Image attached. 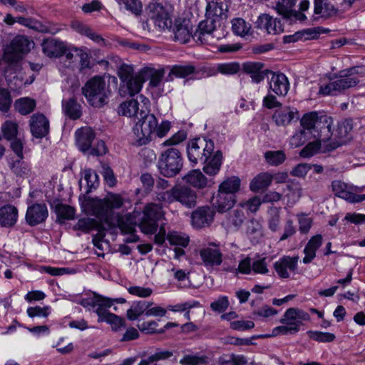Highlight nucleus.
<instances>
[{"label":"nucleus","instance_id":"nucleus-1","mask_svg":"<svg viewBox=\"0 0 365 365\" xmlns=\"http://www.w3.org/2000/svg\"><path fill=\"white\" fill-rule=\"evenodd\" d=\"M81 92L88 103L96 108L107 105L112 94L110 84L100 76H95L88 80L81 88Z\"/></svg>","mask_w":365,"mask_h":365},{"label":"nucleus","instance_id":"nucleus-2","mask_svg":"<svg viewBox=\"0 0 365 365\" xmlns=\"http://www.w3.org/2000/svg\"><path fill=\"white\" fill-rule=\"evenodd\" d=\"M76 143L80 151L92 156H101L106 153L103 140L97 139L95 131L90 127H82L75 133Z\"/></svg>","mask_w":365,"mask_h":365},{"label":"nucleus","instance_id":"nucleus-3","mask_svg":"<svg viewBox=\"0 0 365 365\" xmlns=\"http://www.w3.org/2000/svg\"><path fill=\"white\" fill-rule=\"evenodd\" d=\"M140 115L130 135V143L135 146L145 145L150 142L158 125V119L154 114L141 111Z\"/></svg>","mask_w":365,"mask_h":365},{"label":"nucleus","instance_id":"nucleus-4","mask_svg":"<svg viewBox=\"0 0 365 365\" xmlns=\"http://www.w3.org/2000/svg\"><path fill=\"white\" fill-rule=\"evenodd\" d=\"M183 167V158L180 151L175 148H170L162 152L158 162V168L161 175L173 178L180 173Z\"/></svg>","mask_w":365,"mask_h":365},{"label":"nucleus","instance_id":"nucleus-5","mask_svg":"<svg viewBox=\"0 0 365 365\" xmlns=\"http://www.w3.org/2000/svg\"><path fill=\"white\" fill-rule=\"evenodd\" d=\"M87 201L92 208L93 214L108 225L111 224L113 209H118L123 205V200L118 195H113L105 201L97 199H88Z\"/></svg>","mask_w":365,"mask_h":365},{"label":"nucleus","instance_id":"nucleus-6","mask_svg":"<svg viewBox=\"0 0 365 365\" xmlns=\"http://www.w3.org/2000/svg\"><path fill=\"white\" fill-rule=\"evenodd\" d=\"M359 83L357 77L351 76L350 73H346L344 69L339 71L335 80L320 86L319 93L323 96H338L344 93L346 90L355 87Z\"/></svg>","mask_w":365,"mask_h":365},{"label":"nucleus","instance_id":"nucleus-7","mask_svg":"<svg viewBox=\"0 0 365 365\" xmlns=\"http://www.w3.org/2000/svg\"><path fill=\"white\" fill-rule=\"evenodd\" d=\"M214 142L206 138H197L190 140L187 146L188 160L196 165L205 163L214 151Z\"/></svg>","mask_w":365,"mask_h":365},{"label":"nucleus","instance_id":"nucleus-8","mask_svg":"<svg viewBox=\"0 0 365 365\" xmlns=\"http://www.w3.org/2000/svg\"><path fill=\"white\" fill-rule=\"evenodd\" d=\"M34 44V41L25 36H16L5 50L4 60L11 63H17L30 51Z\"/></svg>","mask_w":365,"mask_h":365},{"label":"nucleus","instance_id":"nucleus-9","mask_svg":"<svg viewBox=\"0 0 365 365\" xmlns=\"http://www.w3.org/2000/svg\"><path fill=\"white\" fill-rule=\"evenodd\" d=\"M162 206L156 203L148 204L143 210V216L139 224L141 230L146 234L156 232L158 222L163 217Z\"/></svg>","mask_w":365,"mask_h":365},{"label":"nucleus","instance_id":"nucleus-10","mask_svg":"<svg viewBox=\"0 0 365 365\" xmlns=\"http://www.w3.org/2000/svg\"><path fill=\"white\" fill-rule=\"evenodd\" d=\"M331 188L336 196L350 203H359L365 200V194H359L363 192L364 186L347 185L341 180H334Z\"/></svg>","mask_w":365,"mask_h":365},{"label":"nucleus","instance_id":"nucleus-11","mask_svg":"<svg viewBox=\"0 0 365 365\" xmlns=\"http://www.w3.org/2000/svg\"><path fill=\"white\" fill-rule=\"evenodd\" d=\"M145 13L160 30L171 28L172 21L168 9L158 2H150L145 7Z\"/></svg>","mask_w":365,"mask_h":365},{"label":"nucleus","instance_id":"nucleus-12","mask_svg":"<svg viewBox=\"0 0 365 365\" xmlns=\"http://www.w3.org/2000/svg\"><path fill=\"white\" fill-rule=\"evenodd\" d=\"M215 29V19L205 17V19L199 23L192 38L201 44H209L214 38L213 32Z\"/></svg>","mask_w":365,"mask_h":365},{"label":"nucleus","instance_id":"nucleus-13","mask_svg":"<svg viewBox=\"0 0 365 365\" xmlns=\"http://www.w3.org/2000/svg\"><path fill=\"white\" fill-rule=\"evenodd\" d=\"M246 219L245 209L242 207H237L225 214L221 225L227 232H237Z\"/></svg>","mask_w":365,"mask_h":365},{"label":"nucleus","instance_id":"nucleus-14","mask_svg":"<svg viewBox=\"0 0 365 365\" xmlns=\"http://www.w3.org/2000/svg\"><path fill=\"white\" fill-rule=\"evenodd\" d=\"M331 125V118L325 115H319L312 135L313 138L324 143V151L325 150L326 145L329 143L327 141L332 135Z\"/></svg>","mask_w":365,"mask_h":365},{"label":"nucleus","instance_id":"nucleus-15","mask_svg":"<svg viewBox=\"0 0 365 365\" xmlns=\"http://www.w3.org/2000/svg\"><path fill=\"white\" fill-rule=\"evenodd\" d=\"M353 130V119L346 118L338 125V141H333L326 145L324 152L335 150L341 145L346 144L351 138V132Z\"/></svg>","mask_w":365,"mask_h":365},{"label":"nucleus","instance_id":"nucleus-16","mask_svg":"<svg viewBox=\"0 0 365 365\" xmlns=\"http://www.w3.org/2000/svg\"><path fill=\"white\" fill-rule=\"evenodd\" d=\"M48 211L45 203H34L29 206L26 212L25 220L30 226H36L46 221Z\"/></svg>","mask_w":365,"mask_h":365},{"label":"nucleus","instance_id":"nucleus-17","mask_svg":"<svg viewBox=\"0 0 365 365\" xmlns=\"http://www.w3.org/2000/svg\"><path fill=\"white\" fill-rule=\"evenodd\" d=\"M29 127L31 135L36 138L41 139L49 133V120L43 114L36 113L31 116Z\"/></svg>","mask_w":365,"mask_h":365},{"label":"nucleus","instance_id":"nucleus-18","mask_svg":"<svg viewBox=\"0 0 365 365\" xmlns=\"http://www.w3.org/2000/svg\"><path fill=\"white\" fill-rule=\"evenodd\" d=\"M172 29L175 41L181 43H187L194 34L190 21L186 19H176Z\"/></svg>","mask_w":365,"mask_h":365},{"label":"nucleus","instance_id":"nucleus-19","mask_svg":"<svg viewBox=\"0 0 365 365\" xmlns=\"http://www.w3.org/2000/svg\"><path fill=\"white\" fill-rule=\"evenodd\" d=\"M215 214L214 210L209 206L198 207L192 213V224L197 228L209 226L214 220Z\"/></svg>","mask_w":365,"mask_h":365},{"label":"nucleus","instance_id":"nucleus-20","mask_svg":"<svg viewBox=\"0 0 365 365\" xmlns=\"http://www.w3.org/2000/svg\"><path fill=\"white\" fill-rule=\"evenodd\" d=\"M174 197L175 202H179L188 208L194 207L196 205V192L188 186H175Z\"/></svg>","mask_w":365,"mask_h":365},{"label":"nucleus","instance_id":"nucleus-21","mask_svg":"<svg viewBox=\"0 0 365 365\" xmlns=\"http://www.w3.org/2000/svg\"><path fill=\"white\" fill-rule=\"evenodd\" d=\"M299 257L283 256L274 263V268L280 278L289 277L288 270L295 272L297 268Z\"/></svg>","mask_w":365,"mask_h":365},{"label":"nucleus","instance_id":"nucleus-22","mask_svg":"<svg viewBox=\"0 0 365 365\" xmlns=\"http://www.w3.org/2000/svg\"><path fill=\"white\" fill-rule=\"evenodd\" d=\"M272 75L269 81V89L278 96H284L289 89V82L287 77L282 73L269 72Z\"/></svg>","mask_w":365,"mask_h":365},{"label":"nucleus","instance_id":"nucleus-23","mask_svg":"<svg viewBox=\"0 0 365 365\" xmlns=\"http://www.w3.org/2000/svg\"><path fill=\"white\" fill-rule=\"evenodd\" d=\"M140 76L143 81L145 82L149 80L148 88H158L161 85H164L163 81L165 76V69H155L154 68L145 67L140 70Z\"/></svg>","mask_w":365,"mask_h":365},{"label":"nucleus","instance_id":"nucleus-24","mask_svg":"<svg viewBox=\"0 0 365 365\" xmlns=\"http://www.w3.org/2000/svg\"><path fill=\"white\" fill-rule=\"evenodd\" d=\"M42 51L48 57L59 58L66 51L65 43L58 39L46 38L41 43Z\"/></svg>","mask_w":365,"mask_h":365},{"label":"nucleus","instance_id":"nucleus-25","mask_svg":"<svg viewBox=\"0 0 365 365\" xmlns=\"http://www.w3.org/2000/svg\"><path fill=\"white\" fill-rule=\"evenodd\" d=\"M144 81L140 76V71L125 83H120L118 93L123 98L132 97L138 93L142 88Z\"/></svg>","mask_w":365,"mask_h":365},{"label":"nucleus","instance_id":"nucleus-26","mask_svg":"<svg viewBox=\"0 0 365 365\" xmlns=\"http://www.w3.org/2000/svg\"><path fill=\"white\" fill-rule=\"evenodd\" d=\"M256 24L257 28L264 29L269 34H277L283 31L281 21L277 19H273L268 14L260 15Z\"/></svg>","mask_w":365,"mask_h":365},{"label":"nucleus","instance_id":"nucleus-27","mask_svg":"<svg viewBox=\"0 0 365 365\" xmlns=\"http://www.w3.org/2000/svg\"><path fill=\"white\" fill-rule=\"evenodd\" d=\"M264 64L260 62H245L242 64V71L250 75L252 82L259 83L270 72L269 70H263Z\"/></svg>","mask_w":365,"mask_h":365},{"label":"nucleus","instance_id":"nucleus-28","mask_svg":"<svg viewBox=\"0 0 365 365\" xmlns=\"http://www.w3.org/2000/svg\"><path fill=\"white\" fill-rule=\"evenodd\" d=\"M236 202V195L218 190L217 194L212 199V205L218 212H225L230 210Z\"/></svg>","mask_w":365,"mask_h":365},{"label":"nucleus","instance_id":"nucleus-29","mask_svg":"<svg viewBox=\"0 0 365 365\" xmlns=\"http://www.w3.org/2000/svg\"><path fill=\"white\" fill-rule=\"evenodd\" d=\"M200 256L205 267L219 266L222 262V254L215 245L200 250Z\"/></svg>","mask_w":365,"mask_h":365},{"label":"nucleus","instance_id":"nucleus-30","mask_svg":"<svg viewBox=\"0 0 365 365\" xmlns=\"http://www.w3.org/2000/svg\"><path fill=\"white\" fill-rule=\"evenodd\" d=\"M294 118H299V113L296 108L291 107H285L282 110H276L272 116L278 126L289 125Z\"/></svg>","mask_w":365,"mask_h":365},{"label":"nucleus","instance_id":"nucleus-31","mask_svg":"<svg viewBox=\"0 0 365 365\" xmlns=\"http://www.w3.org/2000/svg\"><path fill=\"white\" fill-rule=\"evenodd\" d=\"M182 180L197 189H203L208 186L210 182L206 176L199 169L188 172L182 177Z\"/></svg>","mask_w":365,"mask_h":365},{"label":"nucleus","instance_id":"nucleus-32","mask_svg":"<svg viewBox=\"0 0 365 365\" xmlns=\"http://www.w3.org/2000/svg\"><path fill=\"white\" fill-rule=\"evenodd\" d=\"M18 218V210L11 205H6L0 208V225L4 227L14 226Z\"/></svg>","mask_w":365,"mask_h":365},{"label":"nucleus","instance_id":"nucleus-33","mask_svg":"<svg viewBox=\"0 0 365 365\" xmlns=\"http://www.w3.org/2000/svg\"><path fill=\"white\" fill-rule=\"evenodd\" d=\"M227 6L224 9L222 2L212 1L208 2L207 4L205 17L211 19H215V21L218 19L226 20L227 18Z\"/></svg>","mask_w":365,"mask_h":365},{"label":"nucleus","instance_id":"nucleus-34","mask_svg":"<svg viewBox=\"0 0 365 365\" xmlns=\"http://www.w3.org/2000/svg\"><path fill=\"white\" fill-rule=\"evenodd\" d=\"M222 162V153L220 150L212 153L210 157H207V160L205 163H200L204 165L203 171L209 175H215L220 170Z\"/></svg>","mask_w":365,"mask_h":365},{"label":"nucleus","instance_id":"nucleus-35","mask_svg":"<svg viewBox=\"0 0 365 365\" xmlns=\"http://www.w3.org/2000/svg\"><path fill=\"white\" fill-rule=\"evenodd\" d=\"M322 244V236L316 235L311 237L304 249L305 255L303 258L304 264L310 263L316 257V252Z\"/></svg>","mask_w":365,"mask_h":365},{"label":"nucleus","instance_id":"nucleus-36","mask_svg":"<svg viewBox=\"0 0 365 365\" xmlns=\"http://www.w3.org/2000/svg\"><path fill=\"white\" fill-rule=\"evenodd\" d=\"M62 110L65 115L71 120H77L82 115L81 106L74 98L63 100Z\"/></svg>","mask_w":365,"mask_h":365},{"label":"nucleus","instance_id":"nucleus-37","mask_svg":"<svg viewBox=\"0 0 365 365\" xmlns=\"http://www.w3.org/2000/svg\"><path fill=\"white\" fill-rule=\"evenodd\" d=\"M73 230H81L84 232H88L91 230H96L98 231V235L105 236L104 230L95 219L84 217L79 219L77 223L73 226Z\"/></svg>","mask_w":365,"mask_h":365},{"label":"nucleus","instance_id":"nucleus-38","mask_svg":"<svg viewBox=\"0 0 365 365\" xmlns=\"http://www.w3.org/2000/svg\"><path fill=\"white\" fill-rule=\"evenodd\" d=\"M272 179L273 176L269 173H261L252 180L250 188L255 192L262 191L271 185Z\"/></svg>","mask_w":365,"mask_h":365},{"label":"nucleus","instance_id":"nucleus-39","mask_svg":"<svg viewBox=\"0 0 365 365\" xmlns=\"http://www.w3.org/2000/svg\"><path fill=\"white\" fill-rule=\"evenodd\" d=\"M9 166L11 172L18 178H26L31 175V168L30 165L23 160V158L11 161Z\"/></svg>","mask_w":365,"mask_h":365},{"label":"nucleus","instance_id":"nucleus-40","mask_svg":"<svg viewBox=\"0 0 365 365\" xmlns=\"http://www.w3.org/2000/svg\"><path fill=\"white\" fill-rule=\"evenodd\" d=\"M338 9L328 0H314V14H321L322 17L329 18L338 13Z\"/></svg>","mask_w":365,"mask_h":365},{"label":"nucleus","instance_id":"nucleus-41","mask_svg":"<svg viewBox=\"0 0 365 365\" xmlns=\"http://www.w3.org/2000/svg\"><path fill=\"white\" fill-rule=\"evenodd\" d=\"M54 210L58 222L63 223L64 220H70L74 218L75 209L68 205L63 204L60 201L54 202Z\"/></svg>","mask_w":365,"mask_h":365},{"label":"nucleus","instance_id":"nucleus-42","mask_svg":"<svg viewBox=\"0 0 365 365\" xmlns=\"http://www.w3.org/2000/svg\"><path fill=\"white\" fill-rule=\"evenodd\" d=\"M153 305V302L146 301H138L133 302L129 309L127 310V317L130 321L137 319L143 314L145 315L147 308Z\"/></svg>","mask_w":365,"mask_h":365},{"label":"nucleus","instance_id":"nucleus-43","mask_svg":"<svg viewBox=\"0 0 365 365\" xmlns=\"http://www.w3.org/2000/svg\"><path fill=\"white\" fill-rule=\"evenodd\" d=\"M71 26L78 33L86 36L98 43L103 44L104 43V39L101 36L93 32L90 27L80 21H73L71 24Z\"/></svg>","mask_w":365,"mask_h":365},{"label":"nucleus","instance_id":"nucleus-44","mask_svg":"<svg viewBox=\"0 0 365 365\" xmlns=\"http://www.w3.org/2000/svg\"><path fill=\"white\" fill-rule=\"evenodd\" d=\"M98 304H96L95 312L98 317V322H103L108 318V314H111V312L108 311V309L112 307V299L111 298L101 296Z\"/></svg>","mask_w":365,"mask_h":365},{"label":"nucleus","instance_id":"nucleus-45","mask_svg":"<svg viewBox=\"0 0 365 365\" xmlns=\"http://www.w3.org/2000/svg\"><path fill=\"white\" fill-rule=\"evenodd\" d=\"M267 215L268 228L273 232L279 231L281 222L280 207H269Z\"/></svg>","mask_w":365,"mask_h":365},{"label":"nucleus","instance_id":"nucleus-46","mask_svg":"<svg viewBox=\"0 0 365 365\" xmlns=\"http://www.w3.org/2000/svg\"><path fill=\"white\" fill-rule=\"evenodd\" d=\"M36 106L35 100L30 98H21L15 101L14 107L16 111L23 115L34 111Z\"/></svg>","mask_w":365,"mask_h":365},{"label":"nucleus","instance_id":"nucleus-47","mask_svg":"<svg viewBox=\"0 0 365 365\" xmlns=\"http://www.w3.org/2000/svg\"><path fill=\"white\" fill-rule=\"evenodd\" d=\"M240 187V179L237 176H232L225 179L219 185L218 190L235 195Z\"/></svg>","mask_w":365,"mask_h":365},{"label":"nucleus","instance_id":"nucleus-48","mask_svg":"<svg viewBox=\"0 0 365 365\" xmlns=\"http://www.w3.org/2000/svg\"><path fill=\"white\" fill-rule=\"evenodd\" d=\"M138 102L135 99L124 101L118 106V113L124 116H135L138 111Z\"/></svg>","mask_w":365,"mask_h":365},{"label":"nucleus","instance_id":"nucleus-49","mask_svg":"<svg viewBox=\"0 0 365 365\" xmlns=\"http://www.w3.org/2000/svg\"><path fill=\"white\" fill-rule=\"evenodd\" d=\"M296 2L297 0H279L276 4L275 9L284 19H291Z\"/></svg>","mask_w":365,"mask_h":365},{"label":"nucleus","instance_id":"nucleus-50","mask_svg":"<svg viewBox=\"0 0 365 365\" xmlns=\"http://www.w3.org/2000/svg\"><path fill=\"white\" fill-rule=\"evenodd\" d=\"M313 138L312 133L301 128L297 131L289 139V145L292 148H299Z\"/></svg>","mask_w":365,"mask_h":365},{"label":"nucleus","instance_id":"nucleus-51","mask_svg":"<svg viewBox=\"0 0 365 365\" xmlns=\"http://www.w3.org/2000/svg\"><path fill=\"white\" fill-rule=\"evenodd\" d=\"M4 138L7 140H11L17 137L19 124L11 120H6L1 128Z\"/></svg>","mask_w":365,"mask_h":365},{"label":"nucleus","instance_id":"nucleus-52","mask_svg":"<svg viewBox=\"0 0 365 365\" xmlns=\"http://www.w3.org/2000/svg\"><path fill=\"white\" fill-rule=\"evenodd\" d=\"M266 162L272 166H278L286 160V155L283 150H269L264 153Z\"/></svg>","mask_w":365,"mask_h":365},{"label":"nucleus","instance_id":"nucleus-53","mask_svg":"<svg viewBox=\"0 0 365 365\" xmlns=\"http://www.w3.org/2000/svg\"><path fill=\"white\" fill-rule=\"evenodd\" d=\"M319 113L316 111L305 113L300 120L302 129L312 133L317 122Z\"/></svg>","mask_w":365,"mask_h":365},{"label":"nucleus","instance_id":"nucleus-54","mask_svg":"<svg viewBox=\"0 0 365 365\" xmlns=\"http://www.w3.org/2000/svg\"><path fill=\"white\" fill-rule=\"evenodd\" d=\"M167 240L170 245L176 247H185L189 243V237L187 236L175 231L169 232L167 235Z\"/></svg>","mask_w":365,"mask_h":365},{"label":"nucleus","instance_id":"nucleus-55","mask_svg":"<svg viewBox=\"0 0 365 365\" xmlns=\"http://www.w3.org/2000/svg\"><path fill=\"white\" fill-rule=\"evenodd\" d=\"M250 28V25L241 18L234 19L232 21V29L236 35L244 36L248 34Z\"/></svg>","mask_w":365,"mask_h":365},{"label":"nucleus","instance_id":"nucleus-56","mask_svg":"<svg viewBox=\"0 0 365 365\" xmlns=\"http://www.w3.org/2000/svg\"><path fill=\"white\" fill-rule=\"evenodd\" d=\"M118 3L135 16H140L143 11L140 0H118Z\"/></svg>","mask_w":365,"mask_h":365},{"label":"nucleus","instance_id":"nucleus-57","mask_svg":"<svg viewBox=\"0 0 365 365\" xmlns=\"http://www.w3.org/2000/svg\"><path fill=\"white\" fill-rule=\"evenodd\" d=\"M71 51L76 52V56L79 58L81 68L80 70L82 71L84 69H88L92 68L91 63V56L86 51V48L73 47Z\"/></svg>","mask_w":365,"mask_h":365},{"label":"nucleus","instance_id":"nucleus-58","mask_svg":"<svg viewBox=\"0 0 365 365\" xmlns=\"http://www.w3.org/2000/svg\"><path fill=\"white\" fill-rule=\"evenodd\" d=\"M241 67L237 62L219 63L216 66L217 72L223 75H234L240 71Z\"/></svg>","mask_w":365,"mask_h":365},{"label":"nucleus","instance_id":"nucleus-59","mask_svg":"<svg viewBox=\"0 0 365 365\" xmlns=\"http://www.w3.org/2000/svg\"><path fill=\"white\" fill-rule=\"evenodd\" d=\"M84 179L87 182L86 193L90 192L93 188L96 189L99 185L98 175L96 172L92 169L84 170Z\"/></svg>","mask_w":365,"mask_h":365},{"label":"nucleus","instance_id":"nucleus-60","mask_svg":"<svg viewBox=\"0 0 365 365\" xmlns=\"http://www.w3.org/2000/svg\"><path fill=\"white\" fill-rule=\"evenodd\" d=\"M196 71L195 67L192 64H182L173 66V73H175L176 78H186L194 73Z\"/></svg>","mask_w":365,"mask_h":365},{"label":"nucleus","instance_id":"nucleus-61","mask_svg":"<svg viewBox=\"0 0 365 365\" xmlns=\"http://www.w3.org/2000/svg\"><path fill=\"white\" fill-rule=\"evenodd\" d=\"M29 29L34 31L55 34L58 31V29L50 24H44L36 19H31V25Z\"/></svg>","mask_w":365,"mask_h":365},{"label":"nucleus","instance_id":"nucleus-62","mask_svg":"<svg viewBox=\"0 0 365 365\" xmlns=\"http://www.w3.org/2000/svg\"><path fill=\"white\" fill-rule=\"evenodd\" d=\"M29 29L34 31L55 34L58 31V29L50 24H44L36 19H31V25Z\"/></svg>","mask_w":365,"mask_h":365},{"label":"nucleus","instance_id":"nucleus-63","mask_svg":"<svg viewBox=\"0 0 365 365\" xmlns=\"http://www.w3.org/2000/svg\"><path fill=\"white\" fill-rule=\"evenodd\" d=\"M309 337L318 342H331L336 336L334 334L329 332H322L318 331H307Z\"/></svg>","mask_w":365,"mask_h":365},{"label":"nucleus","instance_id":"nucleus-64","mask_svg":"<svg viewBox=\"0 0 365 365\" xmlns=\"http://www.w3.org/2000/svg\"><path fill=\"white\" fill-rule=\"evenodd\" d=\"M207 357L205 355L187 354L180 359V363L182 365H200L205 364Z\"/></svg>","mask_w":365,"mask_h":365}]
</instances>
